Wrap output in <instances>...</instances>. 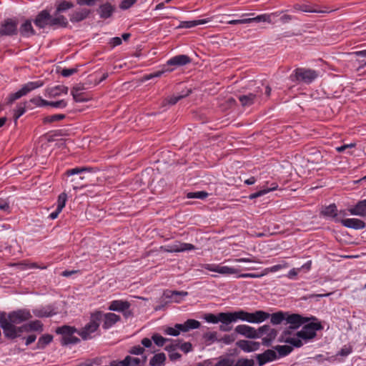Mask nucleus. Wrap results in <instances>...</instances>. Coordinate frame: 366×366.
I'll return each mask as SVG.
<instances>
[{
    "instance_id": "f257e3e1",
    "label": "nucleus",
    "mask_w": 366,
    "mask_h": 366,
    "mask_svg": "<svg viewBox=\"0 0 366 366\" xmlns=\"http://www.w3.org/2000/svg\"><path fill=\"white\" fill-rule=\"evenodd\" d=\"M310 320H315V318L314 317H305L299 314H291V315L288 317L287 322H286V324H289L290 326L282 331L278 341L280 342L290 344L296 348L301 347L304 345V342L302 340L299 339L297 336H295L294 332L305 323L308 322Z\"/></svg>"
},
{
    "instance_id": "f03ea898",
    "label": "nucleus",
    "mask_w": 366,
    "mask_h": 366,
    "mask_svg": "<svg viewBox=\"0 0 366 366\" xmlns=\"http://www.w3.org/2000/svg\"><path fill=\"white\" fill-rule=\"evenodd\" d=\"M34 23L39 29L46 27L66 28L68 26L67 19L64 16H51L46 9L41 11L34 20Z\"/></svg>"
},
{
    "instance_id": "7ed1b4c3",
    "label": "nucleus",
    "mask_w": 366,
    "mask_h": 366,
    "mask_svg": "<svg viewBox=\"0 0 366 366\" xmlns=\"http://www.w3.org/2000/svg\"><path fill=\"white\" fill-rule=\"evenodd\" d=\"M102 317L103 312L102 311L97 310L92 312L90 315V321L77 332L78 335L84 340L91 339L92 337V334L99 329Z\"/></svg>"
},
{
    "instance_id": "20e7f679",
    "label": "nucleus",
    "mask_w": 366,
    "mask_h": 366,
    "mask_svg": "<svg viewBox=\"0 0 366 366\" xmlns=\"http://www.w3.org/2000/svg\"><path fill=\"white\" fill-rule=\"evenodd\" d=\"M318 76V72L314 69L297 68L290 75V79L293 82L310 84Z\"/></svg>"
},
{
    "instance_id": "39448f33",
    "label": "nucleus",
    "mask_w": 366,
    "mask_h": 366,
    "mask_svg": "<svg viewBox=\"0 0 366 366\" xmlns=\"http://www.w3.org/2000/svg\"><path fill=\"white\" fill-rule=\"evenodd\" d=\"M322 329L323 327L321 322H310L305 325L301 330L295 332V336H297L302 342L305 341V342H307L317 336V331Z\"/></svg>"
},
{
    "instance_id": "423d86ee",
    "label": "nucleus",
    "mask_w": 366,
    "mask_h": 366,
    "mask_svg": "<svg viewBox=\"0 0 366 366\" xmlns=\"http://www.w3.org/2000/svg\"><path fill=\"white\" fill-rule=\"evenodd\" d=\"M78 330L74 327L64 325L56 329L57 334L61 335L60 342L62 345H74L80 342V340L74 336Z\"/></svg>"
},
{
    "instance_id": "0eeeda50",
    "label": "nucleus",
    "mask_w": 366,
    "mask_h": 366,
    "mask_svg": "<svg viewBox=\"0 0 366 366\" xmlns=\"http://www.w3.org/2000/svg\"><path fill=\"white\" fill-rule=\"evenodd\" d=\"M238 312L239 320L250 323H260L269 317V314L262 310H257L253 313H249L244 310H239Z\"/></svg>"
},
{
    "instance_id": "6e6552de",
    "label": "nucleus",
    "mask_w": 366,
    "mask_h": 366,
    "mask_svg": "<svg viewBox=\"0 0 366 366\" xmlns=\"http://www.w3.org/2000/svg\"><path fill=\"white\" fill-rule=\"evenodd\" d=\"M43 81H29L25 84L19 91L9 95L8 103L12 104L16 99L26 95L28 93L34 89L41 87L43 86Z\"/></svg>"
},
{
    "instance_id": "1a4fd4ad",
    "label": "nucleus",
    "mask_w": 366,
    "mask_h": 366,
    "mask_svg": "<svg viewBox=\"0 0 366 366\" xmlns=\"http://www.w3.org/2000/svg\"><path fill=\"white\" fill-rule=\"evenodd\" d=\"M18 33V20L16 19H6L0 25V37L14 36Z\"/></svg>"
},
{
    "instance_id": "9d476101",
    "label": "nucleus",
    "mask_w": 366,
    "mask_h": 366,
    "mask_svg": "<svg viewBox=\"0 0 366 366\" xmlns=\"http://www.w3.org/2000/svg\"><path fill=\"white\" fill-rule=\"evenodd\" d=\"M259 337L265 335L262 339V344L269 347L277 336V330L268 325H264L259 327Z\"/></svg>"
},
{
    "instance_id": "9b49d317",
    "label": "nucleus",
    "mask_w": 366,
    "mask_h": 366,
    "mask_svg": "<svg viewBox=\"0 0 366 366\" xmlns=\"http://www.w3.org/2000/svg\"><path fill=\"white\" fill-rule=\"evenodd\" d=\"M131 304L128 301L114 300L112 301L108 307L111 311L121 312L125 318L133 315V312L129 310Z\"/></svg>"
},
{
    "instance_id": "f8f14e48",
    "label": "nucleus",
    "mask_w": 366,
    "mask_h": 366,
    "mask_svg": "<svg viewBox=\"0 0 366 366\" xmlns=\"http://www.w3.org/2000/svg\"><path fill=\"white\" fill-rule=\"evenodd\" d=\"M31 317L30 312L26 310H19L6 315L9 322L12 325L20 324L29 320Z\"/></svg>"
},
{
    "instance_id": "ddd939ff",
    "label": "nucleus",
    "mask_w": 366,
    "mask_h": 366,
    "mask_svg": "<svg viewBox=\"0 0 366 366\" xmlns=\"http://www.w3.org/2000/svg\"><path fill=\"white\" fill-rule=\"evenodd\" d=\"M235 332L247 338H259V328L257 330L247 325H239L235 327Z\"/></svg>"
},
{
    "instance_id": "4468645a",
    "label": "nucleus",
    "mask_w": 366,
    "mask_h": 366,
    "mask_svg": "<svg viewBox=\"0 0 366 366\" xmlns=\"http://www.w3.org/2000/svg\"><path fill=\"white\" fill-rule=\"evenodd\" d=\"M203 267L208 271L218 272L222 274H237L239 272V270L235 268L215 264H205Z\"/></svg>"
},
{
    "instance_id": "2eb2a0df",
    "label": "nucleus",
    "mask_w": 366,
    "mask_h": 366,
    "mask_svg": "<svg viewBox=\"0 0 366 366\" xmlns=\"http://www.w3.org/2000/svg\"><path fill=\"white\" fill-rule=\"evenodd\" d=\"M277 358V353L274 350H267L262 354L257 355V360L259 366H262L268 362L273 361Z\"/></svg>"
},
{
    "instance_id": "dca6fc26",
    "label": "nucleus",
    "mask_w": 366,
    "mask_h": 366,
    "mask_svg": "<svg viewBox=\"0 0 366 366\" xmlns=\"http://www.w3.org/2000/svg\"><path fill=\"white\" fill-rule=\"evenodd\" d=\"M91 14V10L88 9H81L73 11L69 15L70 21L72 23L80 22L86 19Z\"/></svg>"
},
{
    "instance_id": "f3484780",
    "label": "nucleus",
    "mask_w": 366,
    "mask_h": 366,
    "mask_svg": "<svg viewBox=\"0 0 366 366\" xmlns=\"http://www.w3.org/2000/svg\"><path fill=\"white\" fill-rule=\"evenodd\" d=\"M236 345L241 350L247 352L256 351L259 348L260 346V344L257 342H252L244 340L237 341Z\"/></svg>"
},
{
    "instance_id": "a211bd4d",
    "label": "nucleus",
    "mask_w": 366,
    "mask_h": 366,
    "mask_svg": "<svg viewBox=\"0 0 366 366\" xmlns=\"http://www.w3.org/2000/svg\"><path fill=\"white\" fill-rule=\"evenodd\" d=\"M190 62L191 59L189 56L185 54H179L169 59L167 64L168 66H181L189 64Z\"/></svg>"
},
{
    "instance_id": "6ab92c4d",
    "label": "nucleus",
    "mask_w": 366,
    "mask_h": 366,
    "mask_svg": "<svg viewBox=\"0 0 366 366\" xmlns=\"http://www.w3.org/2000/svg\"><path fill=\"white\" fill-rule=\"evenodd\" d=\"M341 224L347 227L355 229H360L365 227V223L361 219L350 218V219H343L340 220Z\"/></svg>"
},
{
    "instance_id": "aec40b11",
    "label": "nucleus",
    "mask_w": 366,
    "mask_h": 366,
    "mask_svg": "<svg viewBox=\"0 0 366 366\" xmlns=\"http://www.w3.org/2000/svg\"><path fill=\"white\" fill-rule=\"evenodd\" d=\"M104 317V322L102 325V327L104 330H108L112 327L117 322H119L121 317L119 315H117L114 313L108 312L106 314H103Z\"/></svg>"
},
{
    "instance_id": "412c9836",
    "label": "nucleus",
    "mask_w": 366,
    "mask_h": 366,
    "mask_svg": "<svg viewBox=\"0 0 366 366\" xmlns=\"http://www.w3.org/2000/svg\"><path fill=\"white\" fill-rule=\"evenodd\" d=\"M42 327L43 325L39 320L31 321L21 327H16V336L18 335V332H21L23 331H42Z\"/></svg>"
},
{
    "instance_id": "4be33fe9",
    "label": "nucleus",
    "mask_w": 366,
    "mask_h": 366,
    "mask_svg": "<svg viewBox=\"0 0 366 366\" xmlns=\"http://www.w3.org/2000/svg\"><path fill=\"white\" fill-rule=\"evenodd\" d=\"M239 312H219V322L226 325H230L232 322H236L239 320Z\"/></svg>"
},
{
    "instance_id": "5701e85b",
    "label": "nucleus",
    "mask_w": 366,
    "mask_h": 366,
    "mask_svg": "<svg viewBox=\"0 0 366 366\" xmlns=\"http://www.w3.org/2000/svg\"><path fill=\"white\" fill-rule=\"evenodd\" d=\"M291 314L287 312L278 311L277 312L269 314L270 317V322L272 325H277L281 324L283 321L287 322L288 317H290Z\"/></svg>"
},
{
    "instance_id": "b1692460",
    "label": "nucleus",
    "mask_w": 366,
    "mask_h": 366,
    "mask_svg": "<svg viewBox=\"0 0 366 366\" xmlns=\"http://www.w3.org/2000/svg\"><path fill=\"white\" fill-rule=\"evenodd\" d=\"M115 10L114 6H112L110 3L107 2L104 4H102L97 11L102 19H108L111 17Z\"/></svg>"
},
{
    "instance_id": "393cba45",
    "label": "nucleus",
    "mask_w": 366,
    "mask_h": 366,
    "mask_svg": "<svg viewBox=\"0 0 366 366\" xmlns=\"http://www.w3.org/2000/svg\"><path fill=\"white\" fill-rule=\"evenodd\" d=\"M19 33L24 37H29L36 34V31L32 26L31 21L30 19L26 20L20 26Z\"/></svg>"
},
{
    "instance_id": "a878e982",
    "label": "nucleus",
    "mask_w": 366,
    "mask_h": 366,
    "mask_svg": "<svg viewBox=\"0 0 366 366\" xmlns=\"http://www.w3.org/2000/svg\"><path fill=\"white\" fill-rule=\"evenodd\" d=\"M351 214L366 217V199L359 201L357 204L349 209Z\"/></svg>"
},
{
    "instance_id": "bb28decb",
    "label": "nucleus",
    "mask_w": 366,
    "mask_h": 366,
    "mask_svg": "<svg viewBox=\"0 0 366 366\" xmlns=\"http://www.w3.org/2000/svg\"><path fill=\"white\" fill-rule=\"evenodd\" d=\"M172 249H170L171 253L173 252H182L185 251H189L195 249L194 245L190 243L185 242H176L175 244H171Z\"/></svg>"
},
{
    "instance_id": "cd10ccee",
    "label": "nucleus",
    "mask_w": 366,
    "mask_h": 366,
    "mask_svg": "<svg viewBox=\"0 0 366 366\" xmlns=\"http://www.w3.org/2000/svg\"><path fill=\"white\" fill-rule=\"evenodd\" d=\"M190 93L191 91L189 90L184 94L174 95L172 97H167L162 101V107H165L167 105H174L182 99L189 96Z\"/></svg>"
},
{
    "instance_id": "c85d7f7f",
    "label": "nucleus",
    "mask_w": 366,
    "mask_h": 366,
    "mask_svg": "<svg viewBox=\"0 0 366 366\" xmlns=\"http://www.w3.org/2000/svg\"><path fill=\"white\" fill-rule=\"evenodd\" d=\"M74 4L71 1H62L59 3L56 4V10L54 12V16H62L61 13L66 11L74 7Z\"/></svg>"
},
{
    "instance_id": "c756f323",
    "label": "nucleus",
    "mask_w": 366,
    "mask_h": 366,
    "mask_svg": "<svg viewBox=\"0 0 366 366\" xmlns=\"http://www.w3.org/2000/svg\"><path fill=\"white\" fill-rule=\"evenodd\" d=\"M257 97L256 94L249 93L245 95H239L238 99L242 107H249L254 103Z\"/></svg>"
},
{
    "instance_id": "7c9ffc66",
    "label": "nucleus",
    "mask_w": 366,
    "mask_h": 366,
    "mask_svg": "<svg viewBox=\"0 0 366 366\" xmlns=\"http://www.w3.org/2000/svg\"><path fill=\"white\" fill-rule=\"evenodd\" d=\"M166 361V355L164 352L155 354L149 360L150 366H162Z\"/></svg>"
},
{
    "instance_id": "2f4dec72",
    "label": "nucleus",
    "mask_w": 366,
    "mask_h": 366,
    "mask_svg": "<svg viewBox=\"0 0 366 366\" xmlns=\"http://www.w3.org/2000/svg\"><path fill=\"white\" fill-rule=\"evenodd\" d=\"M94 170L96 171L97 169L94 168H92V167H75V168L66 170V172H65V174L66 176H71V175L81 174L85 172H90Z\"/></svg>"
},
{
    "instance_id": "473e14b6",
    "label": "nucleus",
    "mask_w": 366,
    "mask_h": 366,
    "mask_svg": "<svg viewBox=\"0 0 366 366\" xmlns=\"http://www.w3.org/2000/svg\"><path fill=\"white\" fill-rule=\"evenodd\" d=\"M53 340V336L51 335H44L41 337H39L37 344V349H44Z\"/></svg>"
},
{
    "instance_id": "72a5a7b5",
    "label": "nucleus",
    "mask_w": 366,
    "mask_h": 366,
    "mask_svg": "<svg viewBox=\"0 0 366 366\" xmlns=\"http://www.w3.org/2000/svg\"><path fill=\"white\" fill-rule=\"evenodd\" d=\"M337 207L335 204H332L325 207L322 211L321 214L325 217H335L337 215Z\"/></svg>"
},
{
    "instance_id": "f704fd0d",
    "label": "nucleus",
    "mask_w": 366,
    "mask_h": 366,
    "mask_svg": "<svg viewBox=\"0 0 366 366\" xmlns=\"http://www.w3.org/2000/svg\"><path fill=\"white\" fill-rule=\"evenodd\" d=\"M292 345H277L275 347V350L277 351L280 357H285L292 352L293 350Z\"/></svg>"
},
{
    "instance_id": "c9c22d12",
    "label": "nucleus",
    "mask_w": 366,
    "mask_h": 366,
    "mask_svg": "<svg viewBox=\"0 0 366 366\" xmlns=\"http://www.w3.org/2000/svg\"><path fill=\"white\" fill-rule=\"evenodd\" d=\"M163 295L167 299L172 300L173 297H176V296L186 297L188 295V292H185V291H176V290H166L164 291Z\"/></svg>"
},
{
    "instance_id": "e433bc0d",
    "label": "nucleus",
    "mask_w": 366,
    "mask_h": 366,
    "mask_svg": "<svg viewBox=\"0 0 366 366\" xmlns=\"http://www.w3.org/2000/svg\"><path fill=\"white\" fill-rule=\"evenodd\" d=\"M206 19L193 20V21H185L180 23L179 27L182 28H192L196 26L204 24L207 23Z\"/></svg>"
},
{
    "instance_id": "4c0bfd02",
    "label": "nucleus",
    "mask_w": 366,
    "mask_h": 366,
    "mask_svg": "<svg viewBox=\"0 0 366 366\" xmlns=\"http://www.w3.org/2000/svg\"><path fill=\"white\" fill-rule=\"evenodd\" d=\"M289 267L287 262L282 261V263L274 265L270 267L265 268L264 271V275L267 274L269 272H276L282 269H285Z\"/></svg>"
},
{
    "instance_id": "58836bf2",
    "label": "nucleus",
    "mask_w": 366,
    "mask_h": 366,
    "mask_svg": "<svg viewBox=\"0 0 366 366\" xmlns=\"http://www.w3.org/2000/svg\"><path fill=\"white\" fill-rule=\"evenodd\" d=\"M209 196V194L205 191H197L193 192H189L187 194L188 199H204Z\"/></svg>"
},
{
    "instance_id": "ea45409f",
    "label": "nucleus",
    "mask_w": 366,
    "mask_h": 366,
    "mask_svg": "<svg viewBox=\"0 0 366 366\" xmlns=\"http://www.w3.org/2000/svg\"><path fill=\"white\" fill-rule=\"evenodd\" d=\"M65 115L62 114H54L50 116H46L43 119L44 124L52 123L54 122H59L65 118Z\"/></svg>"
},
{
    "instance_id": "a19ab883",
    "label": "nucleus",
    "mask_w": 366,
    "mask_h": 366,
    "mask_svg": "<svg viewBox=\"0 0 366 366\" xmlns=\"http://www.w3.org/2000/svg\"><path fill=\"white\" fill-rule=\"evenodd\" d=\"M247 20H249V23L260 21L268 22L269 24L272 23V20L271 19V15H268L267 14L258 15L254 18L247 19Z\"/></svg>"
},
{
    "instance_id": "79ce46f5",
    "label": "nucleus",
    "mask_w": 366,
    "mask_h": 366,
    "mask_svg": "<svg viewBox=\"0 0 366 366\" xmlns=\"http://www.w3.org/2000/svg\"><path fill=\"white\" fill-rule=\"evenodd\" d=\"M83 87L81 86H74L71 89V94L73 97V99L76 102H84V99L81 97V91L83 89Z\"/></svg>"
},
{
    "instance_id": "37998d69",
    "label": "nucleus",
    "mask_w": 366,
    "mask_h": 366,
    "mask_svg": "<svg viewBox=\"0 0 366 366\" xmlns=\"http://www.w3.org/2000/svg\"><path fill=\"white\" fill-rule=\"evenodd\" d=\"M67 92L68 87L63 85H59L51 89L50 92V95L52 97H56L59 96L61 93L67 94Z\"/></svg>"
},
{
    "instance_id": "c03bdc74",
    "label": "nucleus",
    "mask_w": 366,
    "mask_h": 366,
    "mask_svg": "<svg viewBox=\"0 0 366 366\" xmlns=\"http://www.w3.org/2000/svg\"><path fill=\"white\" fill-rule=\"evenodd\" d=\"M67 201V194L65 192L61 193L57 199V207L59 211H61L65 207Z\"/></svg>"
},
{
    "instance_id": "a18cd8bd",
    "label": "nucleus",
    "mask_w": 366,
    "mask_h": 366,
    "mask_svg": "<svg viewBox=\"0 0 366 366\" xmlns=\"http://www.w3.org/2000/svg\"><path fill=\"white\" fill-rule=\"evenodd\" d=\"M13 265L19 267L21 269L39 268V267L36 264V263H29L26 261L15 263Z\"/></svg>"
},
{
    "instance_id": "49530a36",
    "label": "nucleus",
    "mask_w": 366,
    "mask_h": 366,
    "mask_svg": "<svg viewBox=\"0 0 366 366\" xmlns=\"http://www.w3.org/2000/svg\"><path fill=\"white\" fill-rule=\"evenodd\" d=\"M294 9L295 10H299L305 12H312V13H318L321 12L320 11H317L315 9H312L310 6L308 5H300V4H295L294 5Z\"/></svg>"
},
{
    "instance_id": "de8ad7c7",
    "label": "nucleus",
    "mask_w": 366,
    "mask_h": 366,
    "mask_svg": "<svg viewBox=\"0 0 366 366\" xmlns=\"http://www.w3.org/2000/svg\"><path fill=\"white\" fill-rule=\"evenodd\" d=\"M254 362L252 359L241 358L239 359L234 366H254Z\"/></svg>"
},
{
    "instance_id": "09e8293b",
    "label": "nucleus",
    "mask_w": 366,
    "mask_h": 366,
    "mask_svg": "<svg viewBox=\"0 0 366 366\" xmlns=\"http://www.w3.org/2000/svg\"><path fill=\"white\" fill-rule=\"evenodd\" d=\"M152 340L159 347H162L164 343L167 341V339L163 337L159 334H154L152 337Z\"/></svg>"
},
{
    "instance_id": "8fccbe9b",
    "label": "nucleus",
    "mask_w": 366,
    "mask_h": 366,
    "mask_svg": "<svg viewBox=\"0 0 366 366\" xmlns=\"http://www.w3.org/2000/svg\"><path fill=\"white\" fill-rule=\"evenodd\" d=\"M46 106H51L55 108H65L67 106V102L64 99L56 102L47 101Z\"/></svg>"
},
{
    "instance_id": "3c124183",
    "label": "nucleus",
    "mask_w": 366,
    "mask_h": 366,
    "mask_svg": "<svg viewBox=\"0 0 366 366\" xmlns=\"http://www.w3.org/2000/svg\"><path fill=\"white\" fill-rule=\"evenodd\" d=\"M185 322L187 325V331L189 330L197 329L201 325L199 321L193 319H189Z\"/></svg>"
},
{
    "instance_id": "603ef678",
    "label": "nucleus",
    "mask_w": 366,
    "mask_h": 366,
    "mask_svg": "<svg viewBox=\"0 0 366 366\" xmlns=\"http://www.w3.org/2000/svg\"><path fill=\"white\" fill-rule=\"evenodd\" d=\"M130 360L131 356L128 355L122 361H112L109 366H129Z\"/></svg>"
},
{
    "instance_id": "864d4df0",
    "label": "nucleus",
    "mask_w": 366,
    "mask_h": 366,
    "mask_svg": "<svg viewBox=\"0 0 366 366\" xmlns=\"http://www.w3.org/2000/svg\"><path fill=\"white\" fill-rule=\"evenodd\" d=\"M204 320L209 323L217 324L219 322V313L214 315L212 313H208L204 315Z\"/></svg>"
},
{
    "instance_id": "5fc2aeb1",
    "label": "nucleus",
    "mask_w": 366,
    "mask_h": 366,
    "mask_svg": "<svg viewBox=\"0 0 366 366\" xmlns=\"http://www.w3.org/2000/svg\"><path fill=\"white\" fill-rule=\"evenodd\" d=\"M137 0H123L120 4L119 8L122 10H127L131 8Z\"/></svg>"
},
{
    "instance_id": "6e6d98bb",
    "label": "nucleus",
    "mask_w": 366,
    "mask_h": 366,
    "mask_svg": "<svg viewBox=\"0 0 366 366\" xmlns=\"http://www.w3.org/2000/svg\"><path fill=\"white\" fill-rule=\"evenodd\" d=\"M234 360L229 358H220L219 360L214 364V366H233Z\"/></svg>"
},
{
    "instance_id": "4d7b16f0",
    "label": "nucleus",
    "mask_w": 366,
    "mask_h": 366,
    "mask_svg": "<svg viewBox=\"0 0 366 366\" xmlns=\"http://www.w3.org/2000/svg\"><path fill=\"white\" fill-rule=\"evenodd\" d=\"M30 102L37 107H44V106H46V104H47V101L43 99L40 97H36L31 99Z\"/></svg>"
},
{
    "instance_id": "13d9d810",
    "label": "nucleus",
    "mask_w": 366,
    "mask_h": 366,
    "mask_svg": "<svg viewBox=\"0 0 366 366\" xmlns=\"http://www.w3.org/2000/svg\"><path fill=\"white\" fill-rule=\"evenodd\" d=\"M164 71H165L164 70L157 71L154 72L152 74L144 75L142 77V81H145L149 80V79H151L152 78H154V77H160L162 75V74L164 73Z\"/></svg>"
},
{
    "instance_id": "bf43d9fd",
    "label": "nucleus",
    "mask_w": 366,
    "mask_h": 366,
    "mask_svg": "<svg viewBox=\"0 0 366 366\" xmlns=\"http://www.w3.org/2000/svg\"><path fill=\"white\" fill-rule=\"evenodd\" d=\"M78 71L77 68L63 69L61 71V74L64 77H68Z\"/></svg>"
},
{
    "instance_id": "052dcab7",
    "label": "nucleus",
    "mask_w": 366,
    "mask_h": 366,
    "mask_svg": "<svg viewBox=\"0 0 366 366\" xmlns=\"http://www.w3.org/2000/svg\"><path fill=\"white\" fill-rule=\"evenodd\" d=\"M129 352L132 355H142L144 352V348L139 345H137L132 347Z\"/></svg>"
},
{
    "instance_id": "680f3d73",
    "label": "nucleus",
    "mask_w": 366,
    "mask_h": 366,
    "mask_svg": "<svg viewBox=\"0 0 366 366\" xmlns=\"http://www.w3.org/2000/svg\"><path fill=\"white\" fill-rule=\"evenodd\" d=\"M235 340V336L234 335H226L219 341L229 345Z\"/></svg>"
},
{
    "instance_id": "e2e57ef3",
    "label": "nucleus",
    "mask_w": 366,
    "mask_h": 366,
    "mask_svg": "<svg viewBox=\"0 0 366 366\" xmlns=\"http://www.w3.org/2000/svg\"><path fill=\"white\" fill-rule=\"evenodd\" d=\"M263 276H264V271H262V272L260 274L244 273V274H241L239 277H243V278H247V277L259 278V277H262Z\"/></svg>"
},
{
    "instance_id": "0e129e2a",
    "label": "nucleus",
    "mask_w": 366,
    "mask_h": 366,
    "mask_svg": "<svg viewBox=\"0 0 366 366\" xmlns=\"http://www.w3.org/2000/svg\"><path fill=\"white\" fill-rule=\"evenodd\" d=\"M25 112H26L25 107L19 106L15 111V113L14 115L15 121H16L21 115H23Z\"/></svg>"
},
{
    "instance_id": "69168bd1",
    "label": "nucleus",
    "mask_w": 366,
    "mask_h": 366,
    "mask_svg": "<svg viewBox=\"0 0 366 366\" xmlns=\"http://www.w3.org/2000/svg\"><path fill=\"white\" fill-rule=\"evenodd\" d=\"M179 347L185 353L190 352L192 349V346L190 342H184L181 345H179Z\"/></svg>"
},
{
    "instance_id": "338daca9",
    "label": "nucleus",
    "mask_w": 366,
    "mask_h": 366,
    "mask_svg": "<svg viewBox=\"0 0 366 366\" xmlns=\"http://www.w3.org/2000/svg\"><path fill=\"white\" fill-rule=\"evenodd\" d=\"M300 271V268H293L289 271L288 274H287V277L290 279H295Z\"/></svg>"
},
{
    "instance_id": "774afa93",
    "label": "nucleus",
    "mask_w": 366,
    "mask_h": 366,
    "mask_svg": "<svg viewBox=\"0 0 366 366\" xmlns=\"http://www.w3.org/2000/svg\"><path fill=\"white\" fill-rule=\"evenodd\" d=\"M204 338L207 340L214 342L215 340H217V333L215 332H207L204 335Z\"/></svg>"
}]
</instances>
